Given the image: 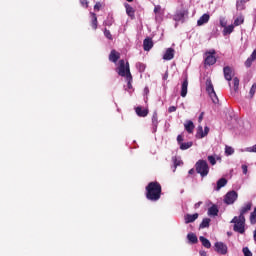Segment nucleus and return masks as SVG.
Instances as JSON below:
<instances>
[{"mask_svg": "<svg viewBox=\"0 0 256 256\" xmlns=\"http://www.w3.org/2000/svg\"><path fill=\"white\" fill-rule=\"evenodd\" d=\"M136 114L138 117H147L149 115V110L148 109H143V107L138 106L135 108Z\"/></svg>", "mask_w": 256, "mask_h": 256, "instance_id": "6ab92c4d", "label": "nucleus"}, {"mask_svg": "<svg viewBox=\"0 0 256 256\" xmlns=\"http://www.w3.org/2000/svg\"><path fill=\"white\" fill-rule=\"evenodd\" d=\"M209 135V127L205 126L203 131V126H198V131L196 134L197 139H203V137H207Z\"/></svg>", "mask_w": 256, "mask_h": 256, "instance_id": "9d476101", "label": "nucleus"}, {"mask_svg": "<svg viewBox=\"0 0 256 256\" xmlns=\"http://www.w3.org/2000/svg\"><path fill=\"white\" fill-rule=\"evenodd\" d=\"M191 147H193V143L190 142H182V144H180V149L181 151H187V149H191Z\"/></svg>", "mask_w": 256, "mask_h": 256, "instance_id": "cd10ccee", "label": "nucleus"}, {"mask_svg": "<svg viewBox=\"0 0 256 256\" xmlns=\"http://www.w3.org/2000/svg\"><path fill=\"white\" fill-rule=\"evenodd\" d=\"M216 161H221V157L217 156Z\"/></svg>", "mask_w": 256, "mask_h": 256, "instance_id": "680f3d73", "label": "nucleus"}, {"mask_svg": "<svg viewBox=\"0 0 256 256\" xmlns=\"http://www.w3.org/2000/svg\"><path fill=\"white\" fill-rule=\"evenodd\" d=\"M208 215L210 217H217L219 215V208L217 205L213 204L209 209H208Z\"/></svg>", "mask_w": 256, "mask_h": 256, "instance_id": "aec40b11", "label": "nucleus"}, {"mask_svg": "<svg viewBox=\"0 0 256 256\" xmlns=\"http://www.w3.org/2000/svg\"><path fill=\"white\" fill-rule=\"evenodd\" d=\"M126 1H128V3H133V0H126Z\"/></svg>", "mask_w": 256, "mask_h": 256, "instance_id": "e2e57ef3", "label": "nucleus"}, {"mask_svg": "<svg viewBox=\"0 0 256 256\" xmlns=\"http://www.w3.org/2000/svg\"><path fill=\"white\" fill-rule=\"evenodd\" d=\"M255 93H256V83H254L252 85V87L250 88V91H249V95H250L251 99H253V97H255Z\"/></svg>", "mask_w": 256, "mask_h": 256, "instance_id": "c9c22d12", "label": "nucleus"}, {"mask_svg": "<svg viewBox=\"0 0 256 256\" xmlns=\"http://www.w3.org/2000/svg\"><path fill=\"white\" fill-rule=\"evenodd\" d=\"M152 124L154 127H157V125H159V118L157 116V112H154L152 115Z\"/></svg>", "mask_w": 256, "mask_h": 256, "instance_id": "473e14b6", "label": "nucleus"}, {"mask_svg": "<svg viewBox=\"0 0 256 256\" xmlns=\"http://www.w3.org/2000/svg\"><path fill=\"white\" fill-rule=\"evenodd\" d=\"M185 19V11H179L174 15V20L176 21H183Z\"/></svg>", "mask_w": 256, "mask_h": 256, "instance_id": "bb28decb", "label": "nucleus"}, {"mask_svg": "<svg viewBox=\"0 0 256 256\" xmlns=\"http://www.w3.org/2000/svg\"><path fill=\"white\" fill-rule=\"evenodd\" d=\"M187 239L189 243H192V245H195V243H198L199 239L197 238V235L195 233H189L187 235Z\"/></svg>", "mask_w": 256, "mask_h": 256, "instance_id": "5701e85b", "label": "nucleus"}, {"mask_svg": "<svg viewBox=\"0 0 256 256\" xmlns=\"http://www.w3.org/2000/svg\"><path fill=\"white\" fill-rule=\"evenodd\" d=\"M250 223L251 225H255L256 223V207L254 208V211L250 214Z\"/></svg>", "mask_w": 256, "mask_h": 256, "instance_id": "72a5a7b5", "label": "nucleus"}, {"mask_svg": "<svg viewBox=\"0 0 256 256\" xmlns=\"http://www.w3.org/2000/svg\"><path fill=\"white\" fill-rule=\"evenodd\" d=\"M227 185V179L221 178L217 181L216 191H219L222 189V187H225Z\"/></svg>", "mask_w": 256, "mask_h": 256, "instance_id": "393cba45", "label": "nucleus"}, {"mask_svg": "<svg viewBox=\"0 0 256 256\" xmlns=\"http://www.w3.org/2000/svg\"><path fill=\"white\" fill-rule=\"evenodd\" d=\"M209 19H211V16L209 14H203L197 21L198 27L205 25V23H209Z\"/></svg>", "mask_w": 256, "mask_h": 256, "instance_id": "dca6fc26", "label": "nucleus"}, {"mask_svg": "<svg viewBox=\"0 0 256 256\" xmlns=\"http://www.w3.org/2000/svg\"><path fill=\"white\" fill-rule=\"evenodd\" d=\"M121 59V53L117 52L116 50H111L109 55V61L112 63H117Z\"/></svg>", "mask_w": 256, "mask_h": 256, "instance_id": "ddd939ff", "label": "nucleus"}, {"mask_svg": "<svg viewBox=\"0 0 256 256\" xmlns=\"http://www.w3.org/2000/svg\"><path fill=\"white\" fill-rule=\"evenodd\" d=\"M136 67L139 69L140 73H143V71H145V64L138 62L136 64Z\"/></svg>", "mask_w": 256, "mask_h": 256, "instance_id": "a19ab883", "label": "nucleus"}, {"mask_svg": "<svg viewBox=\"0 0 256 256\" xmlns=\"http://www.w3.org/2000/svg\"><path fill=\"white\" fill-rule=\"evenodd\" d=\"M205 115V112H201L199 118H198V122L201 123V121H203V117Z\"/></svg>", "mask_w": 256, "mask_h": 256, "instance_id": "864d4df0", "label": "nucleus"}, {"mask_svg": "<svg viewBox=\"0 0 256 256\" xmlns=\"http://www.w3.org/2000/svg\"><path fill=\"white\" fill-rule=\"evenodd\" d=\"M177 143H178V145H181L183 143V135L177 136Z\"/></svg>", "mask_w": 256, "mask_h": 256, "instance_id": "de8ad7c7", "label": "nucleus"}, {"mask_svg": "<svg viewBox=\"0 0 256 256\" xmlns=\"http://www.w3.org/2000/svg\"><path fill=\"white\" fill-rule=\"evenodd\" d=\"M234 29H235V26H233V25L224 27L223 35H231V33L234 31Z\"/></svg>", "mask_w": 256, "mask_h": 256, "instance_id": "c756f323", "label": "nucleus"}, {"mask_svg": "<svg viewBox=\"0 0 256 256\" xmlns=\"http://www.w3.org/2000/svg\"><path fill=\"white\" fill-rule=\"evenodd\" d=\"M189 87V80L184 79L182 86H181V92L180 95L181 97H187V88Z\"/></svg>", "mask_w": 256, "mask_h": 256, "instance_id": "a211bd4d", "label": "nucleus"}, {"mask_svg": "<svg viewBox=\"0 0 256 256\" xmlns=\"http://www.w3.org/2000/svg\"><path fill=\"white\" fill-rule=\"evenodd\" d=\"M206 91L209 97L212 99V102L217 105V103H219V97H217V93H215V88L213 87V82L211 79L206 80Z\"/></svg>", "mask_w": 256, "mask_h": 256, "instance_id": "20e7f679", "label": "nucleus"}, {"mask_svg": "<svg viewBox=\"0 0 256 256\" xmlns=\"http://www.w3.org/2000/svg\"><path fill=\"white\" fill-rule=\"evenodd\" d=\"M242 251H243L244 256H253V253L251 252V250H249L248 247H244L242 249Z\"/></svg>", "mask_w": 256, "mask_h": 256, "instance_id": "ea45409f", "label": "nucleus"}, {"mask_svg": "<svg viewBox=\"0 0 256 256\" xmlns=\"http://www.w3.org/2000/svg\"><path fill=\"white\" fill-rule=\"evenodd\" d=\"M167 79H169V72L168 71H166L164 76H163L164 81H167Z\"/></svg>", "mask_w": 256, "mask_h": 256, "instance_id": "5fc2aeb1", "label": "nucleus"}, {"mask_svg": "<svg viewBox=\"0 0 256 256\" xmlns=\"http://www.w3.org/2000/svg\"><path fill=\"white\" fill-rule=\"evenodd\" d=\"M211 224V218H204L202 222L200 223V229H207L209 225Z\"/></svg>", "mask_w": 256, "mask_h": 256, "instance_id": "a878e982", "label": "nucleus"}, {"mask_svg": "<svg viewBox=\"0 0 256 256\" xmlns=\"http://www.w3.org/2000/svg\"><path fill=\"white\" fill-rule=\"evenodd\" d=\"M188 173H189V175H193V173H195V169H193V168L190 169Z\"/></svg>", "mask_w": 256, "mask_h": 256, "instance_id": "13d9d810", "label": "nucleus"}, {"mask_svg": "<svg viewBox=\"0 0 256 256\" xmlns=\"http://www.w3.org/2000/svg\"><path fill=\"white\" fill-rule=\"evenodd\" d=\"M253 61H254V60L249 57V58L245 61L246 67H251V65H253Z\"/></svg>", "mask_w": 256, "mask_h": 256, "instance_id": "37998d69", "label": "nucleus"}, {"mask_svg": "<svg viewBox=\"0 0 256 256\" xmlns=\"http://www.w3.org/2000/svg\"><path fill=\"white\" fill-rule=\"evenodd\" d=\"M175 111H177V107H175V106H170L168 108V112H170V113H175Z\"/></svg>", "mask_w": 256, "mask_h": 256, "instance_id": "8fccbe9b", "label": "nucleus"}, {"mask_svg": "<svg viewBox=\"0 0 256 256\" xmlns=\"http://www.w3.org/2000/svg\"><path fill=\"white\" fill-rule=\"evenodd\" d=\"M145 191L146 199L148 201L157 202L159 199H161L163 188L159 182L153 181L148 183V185L145 187Z\"/></svg>", "mask_w": 256, "mask_h": 256, "instance_id": "f257e3e1", "label": "nucleus"}, {"mask_svg": "<svg viewBox=\"0 0 256 256\" xmlns=\"http://www.w3.org/2000/svg\"><path fill=\"white\" fill-rule=\"evenodd\" d=\"M208 161H209L210 165H217L216 157L213 155L208 156Z\"/></svg>", "mask_w": 256, "mask_h": 256, "instance_id": "e433bc0d", "label": "nucleus"}, {"mask_svg": "<svg viewBox=\"0 0 256 256\" xmlns=\"http://www.w3.org/2000/svg\"><path fill=\"white\" fill-rule=\"evenodd\" d=\"M251 209H253V202H247L245 203L241 209H240V217H245V215H247V213H249V211H251Z\"/></svg>", "mask_w": 256, "mask_h": 256, "instance_id": "1a4fd4ad", "label": "nucleus"}, {"mask_svg": "<svg viewBox=\"0 0 256 256\" xmlns=\"http://www.w3.org/2000/svg\"><path fill=\"white\" fill-rule=\"evenodd\" d=\"M242 171L244 175H247V171H248L247 165H242Z\"/></svg>", "mask_w": 256, "mask_h": 256, "instance_id": "3c124183", "label": "nucleus"}, {"mask_svg": "<svg viewBox=\"0 0 256 256\" xmlns=\"http://www.w3.org/2000/svg\"><path fill=\"white\" fill-rule=\"evenodd\" d=\"M244 22H245V19L243 18V16L237 17L234 20V26L239 27V25H243Z\"/></svg>", "mask_w": 256, "mask_h": 256, "instance_id": "7c9ffc66", "label": "nucleus"}, {"mask_svg": "<svg viewBox=\"0 0 256 256\" xmlns=\"http://www.w3.org/2000/svg\"><path fill=\"white\" fill-rule=\"evenodd\" d=\"M196 172L201 177H207L209 175V164L206 160H198L195 164Z\"/></svg>", "mask_w": 256, "mask_h": 256, "instance_id": "7ed1b4c3", "label": "nucleus"}, {"mask_svg": "<svg viewBox=\"0 0 256 256\" xmlns=\"http://www.w3.org/2000/svg\"><path fill=\"white\" fill-rule=\"evenodd\" d=\"M104 36L106 39H109V41H113V35L111 34V31H109L107 28L104 29Z\"/></svg>", "mask_w": 256, "mask_h": 256, "instance_id": "f704fd0d", "label": "nucleus"}, {"mask_svg": "<svg viewBox=\"0 0 256 256\" xmlns=\"http://www.w3.org/2000/svg\"><path fill=\"white\" fill-rule=\"evenodd\" d=\"M143 49L144 51H149L150 49H153V38H145L143 41Z\"/></svg>", "mask_w": 256, "mask_h": 256, "instance_id": "4468645a", "label": "nucleus"}, {"mask_svg": "<svg viewBox=\"0 0 256 256\" xmlns=\"http://www.w3.org/2000/svg\"><path fill=\"white\" fill-rule=\"evenodd\" d=\"M201 205H203V202L199 201L198 203H196L194 205V208L199 209L201 207Z\"/></svg>", "mask_w": 256, "mask_h": 256, "instance_id": "6e6d98bb", "label": "nucleus"}, {"mask_svg": "<svg viewBox=\"0 0 256 256\" xmlns=\"http://www.w3.org/2000/svg\"><path fill=\"white\" fill-rule=\"evenodd\" d=\"M250 59L254 60L256 59V49L252 52Z\"/></svg>", "mask_w": 256, "mask_h": 256, "instance_id": "603ef678", "label": "nucleus"}, {"mask_svg": "<svg viewBox=\"0 0 256 256\" xmlns=\"http://www.w3.org/2000/svg\"><path fill=\"white\" fill-rule=\"evenodd\" d=\"M116 72L120 77H128L129 73H131L129 62H126L125 64V60H120L119 66L116 68Z\"/></svg>", "mask_w": 256, "mask_h": 256, "instance_id": "39448f33", "label": "nucleus"}, {"mask_svg": "<svg viewBox=\"0 0 256 256\" xmlns=\"http://www.w3.org/2000/svg\"><path fill=\"white\" fill-rule=\"evenodd\" d=\"M113 23H115V19L113 18V16L108 15L106 20L104 21V25H106V27H111Z\"/></svg>", "mask_w": 256, "mask_h": 256, "instance_id": "c85d7f7f", "label": "nucleus"}, {"mask_svg": "<svg viewBox=\"0 0 256 256\" xmlns=\"http://www.w3.org/2000/svg\"><path fill=\"white\" fill-rule=\"evenodd\" d=\"M90 15H91L90 27H92L94 31H97V27L99 25V22L97 21V14H95L94 12H91Z\"/></svg>", "mask_w": 256, "mask_h": 256, "instance_id": "2eb2a0df", "label": "nucleus"}, {"mask_svg": "<svg viewBox=\"0 0 256 256\" xmlns=\"http://www.w3.org/2000/svg\"><path fill=\"white\" fill-rule=\"evenodd\" d=\"M237 9H240L241 7V4H239V2H237V5H236Z\"/></svg>", "mask_w": 256, "mask_h": 256, "instance_id": "052dcab7", "label": "nucleus"}, {"mask_svg": "<svg viewBox=\"0 0 256 256\" xmlns=\"http://www.w3.org/2000/svg\"><path fill=\"white\" fill-rule=\"evenodd\" d=\"M224 78L226 81H231L233 79V70L229 66L223 68Z\"/></svg>", "mask_w": 256, "mask_h": 256, "instance_id": "f8f14e48", "label": "nucleus"}, {"mask_svg": "<svg viewBox=\"0 0 256 256\" xmlns=\"http://www.w3.org/2000/svg\"><path fill=\"white\" fill-rule=\"evenodd\" d=\"M245 221V217L235 216L230 222L234 224L233 231H235V233H240V235H243V233H245Z\"/></svg>", "mask_w": 256, "mask_h": 256, "instance_id": "f03ea898", "label": "nucleus"}, {"mask_svg": "<svg viewBox=\"0 0 256 256\" xmlns=\"http://www.w3.org/2000/svg\"><path fill=\"white\" fill-rule=\"evenodd\" d=\"M220 25L221 27H227V20L225 18H220Z\"/></svg>", "mask_w": 256, "mask_h": 256, "instance_id": "a18cd8bd", "label": "nucleus"}, {"mask_svg": "<svg viewBox=\"0 0 256 256\" xmlns=\"http://www.w3.org/2000/svg\"><path fill=\"white\" fill-rule=\"evenodd\" d=\"M225 153H226V155H233V153H235V150L230 146H226Z\"/></svg>", "mask_w": 256, "mask_h": 256, "instance_id": "4c0bfd02", "label": "nucleus"}, {"mask_svg": "<svg viewBox=\"0 0 256 256\" xmlns=\"http://www.w3.org/2000/svg\"><path fill=\"white\" fill-rule=\"evenodd\" d=\"M184 219L186 224L193 223L197 221V219H199V214L198 213L187 214Z\"/></svg>", "mask_w": 256, "mask_h": 256, "instance_id": "f3484780", "label": "nucleus"}, {"mask_svg": "<svg viewBox=\"0 0 256 256\" xmlns=\"http://www.w3.org/2000/svg\"><path fill=\"white\" fill-rule=\"evenodd\" d=\"M80 3L82 5V7H85L87 9V7H89V2H87V0H80Z\"/></svg>", "mask_w": 256, "mask_h": 256, "instance_id": "49530a36", "label": "nucleus"}, {"mask_svg": "<svg viewBox=\"0 0 256 256\" xmlns=\"http://www.w3.org/2000/svg\"><path fill=\"white\" fill-rule=\"evenodd\" d=\"M253 234H254V241L256 243V229L254 230Z\"/></svg>", "mask_w": 256, "mask_h": 256, "instance_id": "bf43d9fd", "label": "nucleus"}, {"mask_svg": "<svg viewBox=\"0 0 256 256\" xmlns=\"http://www.w3.org/2000/svg\"><path fill=\"white\" fill-rule=\"evenodd\" d=\"M175 57V49L168 48L163 55L164 61H171Z\"/></svg>", "mask_w": 256, "mask_h": 256, "instance_id": "9b49d317", "label": "nucleus"}, {"mask_svg": "<svg viewBox=\"0 0 256 256\" xmlns=\"http://www.w3.org/2000/svg\"><path fill=\"white\" fill-rule=\"evenodd\" d=\"M238 197L239 195L237 194V192L235 190H232L225 195L224 203H226V205H233Z\"/></svg>", "mask_w": 256, "mask_h": 256, "instance_id": "0eeeda50", "label": "nucleus"}, {"mask_svg": "<svg viewBox=\"0 0 256 256\" xmlns=\"http://www.w3.org/2000/svg\"><path fill=\"white\" fill-rule=\"evenodd\" d=\"M125 78L127 81L128 89H132L133 85L131 83H133V76L131 75V73L128 72V76H126Z\"/></svg>", "mask_w": 256, "mask_h": 256, "instance_id": "2f4dec72", "label": "nucleus"}, {"mask_svg": "<svg viewBox=\"0 0 256 256\" xmlns=\"http://www.w3.org/2000/svg\"><path fill=\"white\" fill-rule=\"evenodd\" d=\"M246 151L248 153H256V144L254 146H252V147L246 148Z\"/></svg>", "mask_w": 256, "mask_h": 256, "instance_id": "79ce46f5", "label": "nucleus"}, {"mask_svg": "<svg viewBox=\"0 0 256 256\" xmlns=\"http://www.w3.org/2000/svg\"><path fill=\"white\" fill-rule=\"evenodd\" d=\"M184 128L187 131V133H193L195 129V124H193V121L189 120L184 124Z\"/></svg>", "mask_w": 256, "mask_h": 256, "instance_id": "4be33fe9", "label": "nucleus"}, {"mask_svg": "<svg viewBox=\"0 0 256 256\" xmlns=\"http://www.w3.org/2000/svg\"><path fill=\"white\" fill-rule=\"evenodd\" d=\"M125 9L128 17L131 19H135V9L127 3L125 4Z\"/></svg>", "mask_w": 256, "mask_h": 256, "instance_id": "412c9836", "label": "nucleus"}, {"mask_svg": "<svg viewBox=\"0 0 256 256\" xmlns=\"http://www.w3.org/2000/svg\"><path fill=\"white\" fill-rule=\"evenodd\" d=\"M233 83H234V91H239V78L235 77L233 79Z\"/></svg>", "mask_w": 256, "mask_h": 256, "instance_id": "58836bf2", "label": "nucleus"}, {"mask_svg": "<svg viewBox=\"0 0 256 256\" xmlns=\"http://www.w3.org/2000/svg\"><path fill=\"white\" fill-rule=\"evenodd\" d=\"M101 2H97L95 5H94V11H101Z\"/></svg>", "mask_w": 256, "mask_h": 256, "instance_id": "c03bdc74", "label": "nucleus"}, {"mask_svg": "<svg viewBox=\"0 0 256 256\" xmlns=\"http://www.w3.org/2000/svg\"><path fill=\"white\" fill-rule=\"evenodd\" d=\"M215 53V50L205 52L204 65H208L209 67H211V65H215L217 63Z\"/></svg>", "mask_w": 256, "mask_h": 256, "instance_id": "423d86ee", "label": "nucleus"}, {"mask_svg": "<svg viewBox=\"0 0 256 256\" xmlns=\"http://www.w3.org/2000/svg\"><path fill=\"white\" fill-rule=\"evenodd\" d=\"M214 249L216 253H219V255H227L228 253L227 245L223 242H216L214 244Z\"/></svg>", "mask_w": 256, "mask_h": 256, "instance_id": "6e6552de", "label": "nucleus"}, {"mask_svg": "<svg viewBox=\"0 0 256 256\" xmlns=\"http://www.w3.org/2000/svg\"><path fill=\"white\" fill-rule=\"evenodd\" d=\"M199 253L201 256H207V252L205 250H201Z\"/></svg>", "mask_w": 256, "mask_h": 256, "instance_id": "4d7b16f0", "label": "nucleus"}, {"mask_svg": "<svg viewBox=\"0 0 256 256\" xmlns=\"http://www.w3.org/2000/svg\"><path fill=\"white\" fill-rule=\"evenodd\" d=\"M199 239L203 247H205L206 249H211V242L209 241V239L205 238L204 236H200Z\"/></svg>", "mask_w": 256, "mask_h": 256, "instance_id": "b1692460", "label": "nucleus"}, {"mask_svg": "<svg viewBox=\"0 0 256 256\" xmlns=\"http://www.w3.org/2000/svg\"><path fill=\"white\" fill-rule=\"evenodd\" d=\"M154 13H161V6L160 5H157L154 7Z\"/></svg>", "mask_w": 256, "mask_h": 256, "instance_id": "09e8293b", "label": "nucleus"}]
</instances>
